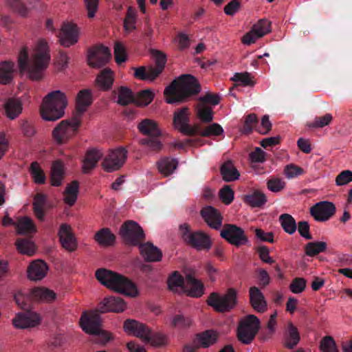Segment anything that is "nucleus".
Returning a JSON list of instances; mask_svg holds the SVG:
<instances>
[{
  "mask_svg": "<svg viewBox=\"0 0 352 352\" xmlns=\"http://www.w3.org/2000/svg\"><path fill=\"white\" fill-rule=\"evenodd\" d=\"M218 338L217 333L212 329L206 330L196 335L194 340L197 347L208 348L214 344Z\"/></svg>",
  "mask_w": 352,
  "mask_h": 352,
  "instance_id": "obj_28",
  "label": "nucleus"
},
{
  "mask_svg": "<svg viewBox=\"0 0 352 352\" xmlns=\"http://www.w3.org/2000/svg\"><path fill=\"white\" fill-rule=\"evenodd\" d=\"M140 132L147 137L161 136L162 132L155 121L150 119H144L138 125Z\"/></svg>",
  "mask_w": 352,
  "mask_h": 352,
  "instance_id": "obj_31",
  "label": "nucleus"
},
{
  "mask_svg": "<svg viewBox=\"0 0 352 352\" xmlns=\"http://www.w3.org/2000/svg\"><path fill=\"white\" fill-rule=\"evenodd\" d=\"M64 166L60 160L53 162L51 169L50 182L53 186H59L62 184L64 178Z\"/></svg>",
  "mask_w": 352,
  "mask_h": 352,
  "instance_id": "obj_34",
  "label": "nucleus"
},
{
  "mask_svg": "<svg viewBox=\"0 0 352 352\" xmlns=\"http://www.w3.org/2000/svg\"><path fill=\"white\" fill-rule=\"evenodd\" d=\"M102 157V153L96 149L89 150L85 155L82 164V171L85 173H89L97 164Z\"/></svg>",
  "mask_w": 352,
  "mask_h": 352,
  "instance_id": "obj_36",
  "label": "nucleus"
},
{
  "mask_svg": "<svg viewBox=\"0 0 352 352\" xmlns=\"http://www.w3.org/2000/svg\"><path fill=\"white\" fill-rule=\"evenodd\" d=\"M46 200V196L42 193H37L34 197L33 210L35 216L41 221L44 220Z\"/></svg>",
  "mask_w": 352,
  "mask_h": 352,
  "instance_id": "obj_41",
  "label": "nucleus"
},
{
  "mask_svg": "<svg viewBox=\"0 0 352 352\" xmlns=\"http://www.w3.org/2000/svg\"><path fill=\"white\" fill-rule=\"evenodd\" d=\"M300 340V333L293 323L289 322L284 334V346L289 349H294Z\"/></svg>",
  "mask_w": 352,
  "mask_h": 352,
  "instance_id": "obj_29",
  "label": "nucleus"
},
{
  "mask_svg": "<svg viewBox=\"0 0 352 352\" xmlns=\"http://www.w3.org/2000/svg\"><path fill=\"white\" fill-rule=\"evenodd\" d=\"M206 302L217 312H229L237 305V292L234 288H229L223 295L212 292Z\"/></svg>",
  "mask_w": 352,
  "mask_h": 352,
  "instance_id": "obj_7",
  "label": "nucleus"
},
{
  "mask_svg": "<svg viewBox=\"0 0 352 352\" xmlns=\"http://www.w3.org/2000/svg\"><path fill=\"white\" fill-rule=\"evenodd\" d=\"M95 240L102 246L112 245L116 240V236L108 228H104L98 230L94 236Z\"/></svg>",
  "mask_w": 352,
  "mask_h": 352,
  "instance_id": "obj_37",
  "label": "nucleus"
},
{
  "mask_svg": "<svg viewBox=\"0 0 352 352\" xmlns=\"http://www.w3.org/2000/svg\"><path fill=\"white\" fill-rule=\"evenodd\" d=\"M335 205L330 201H320L310 209L311 215L318 221L329 220L336 212Z\"/></svg>",
  "mask_w": 352,
  "mask_h": 352,
  "instance_id": "obj_17",
  "label": "nucleus"
},
{
  "mask_svg": "<svg viewBox=\"0 0 352 352\" xmlns=\"http://www.w3.org/2000/svg\"><path fill=\"white\" fill-rule=\"evenodd\" d=\"M327 249V244L324 241L309 242L305 245L306 255L314 257L320 253L324 252Z\"/></svg>",
  "mask_w": 352,
  "mask_h": 352,
  "instance_id": "obj_44",
  "label": "nucleus"
},
{
  "mask_svg": "<svg viewBox=\"0 0 352 352\" xmlns=\"http://www.w3.org/2000/svg\"><path fill=\"white\" fill-rule=\"evenodd\" d=\"M67 104L66 96L59 90L49 93L44 98L41 106V115L43 120L55 121L65 114Z\"/></svg>",
  "mask_w": 352,
  "mask_h": 352,
  "instance_id": "obj_4",
  "label": "nucleus"
},
{
  "mask_svg": "<svg viewBox=\"0 0 352 352\" xmlns=\"http://www.w3.org/2000/svg\"><path fill=\"white\" fill-rule=\"evenodd\" d=\"M101 322L100 314L96 311L85 312L80 319V327L85 332L97 336L98 342L106 344L113 340V336L100 328Z\"/></svg>",
  "mask_w": 352,
  "mask_h": 352,
  "instance_id": "obj_5",
  "label": "nucleus"
},
{
  "mask_svg": "<svg viewBox=\"0 0 352 352\" xmlns=\"http://www.w3.org/2000/svg\"><path fill=\"white\" fill-rule=\"evenodd\" d=\"M220 236L230 244L236 247L246 245L249 240L244 230L235 224L226 223L220 229Z\"/></svg>",
  "mask_w": 352,
  "mask_h": 352,
  "instance_id": "obj_11",
  "label": "nucleus"
},
{
  "mask_svg": "<svg viewBox=\"0 0 352 352\" xmlns=\"http://www.w3.org/2000/svg\"><path fill=\"white\" fill-rule=\"evenodd\" d=\"M161 136L146 137L140 140V143L145 146L149 151L158 152L163 146L160 140Z\"/></svg>",
  "mask_w": 352,
  "mask_h": 352,
  "instance_id": "obj_53",
  "label": "nucleus"
},
{
  "mask_svg": "<svg viewBox=\"0 0 352 352\" xmlns=\"http://www.w3.org/2000/svg\"><path fill=\"white\" fill-rule=\"evenodd\" d=\"M258 118L254 113L249 114L246 116L243 131L244 133L249 134L252 131V129L257 125Z\"/></svg>",
  "mask_w": 352,
  "mask_h": 352,
  "instance_id": "obj_63",
  "label": "nucleus"
},
{
  "mask_svg": "<svg viewBox=\"0 0 352 352\" xmlns=\"http://www.w3.org/2000/svg\"><path fill=\"white\" fill-rule=\"evenodd\" d=\"M197 113L198 118L206 123H209L213 120L212 109L204 104L198 103L197 105Z\"/></svg>",
  "mask_w": 352,
  "mask_h": 352,
  "instance_id": "obj_51",
  "label": "nucleus"
},
{
  "mask_svg": "<svg viewBox=\"0 0 352 352\" xmlns=\"http://www.w3.org/2000/svg\"><path fill=\"white\" fill-rule=\"evenodd\" d=\"M120 235L126 245L132 246H138L145 239L141 226L132 220H128L121 226Z\"/></svg>",
  "mask_w": 352,
  "mask_h": 352,
  "instance_id": "obj_10",
  "label": "nucleus"
},
{
  "mask_svg": "<svg viewBox=\"0 0 352 352\" xmlns=\"http://www.w3.org/2000/svg\"><path fill=\"white\" fill-rule=\"evenodd\" d=\"M81 124L79 117H73L71 120H62L53 130L52 135L56 142L65 144L77 133Z\"/></svg>",
  "mask_w": 352,
  "mask_h": 352,
  "instance_id": "obj_8",
  "label": "nucleus"
},
{
  "mask_svg": "<svg viewBox=\"0 0 352 352\" xmlns=\"http://www.w3.org/2000/svg\"><path fill=\"white\" fill-rule=\"evenodd\" d=\"M41 317L36 312L18 313L12 319L16 329H23L35 327L41 324Z\"/></svg>",
  "mask_w": 352,
  "mask_h": 352,
  "instance_id": "obj_16",
  "label": "nucleus"
},
{
  "mask_svg": "<svg viewBox=\"0 0 352 352\" xmlns=\"http://www.w3.org/2000/svg\"><path fill=\"white\" fill-rule=\"evenodd\" d=\"M126 308V305L124 300L120 297L111 296L105 298L98 305L97 309L95 310L96 313H106L108 311L113 312H122Z\"/></svg>",
  "mask_w": 352,
  "mask_h": 352,
  "instance_id": "obj_19",
  "label": "nucleus"
},
{
  "mask_svg": "<svg viewBox=\"0 0 352 352\" xmlns=\"http://www.w3.org/2000/svg\"><path fill=\"white\" fill-rule=\"evenodd\" d=\"M271 23L267 19H261L252 27L257 37H262L271 31Z\"/></svg>",
  "mask_w": 352,
  "mask_h": 352,
  "instance_id": "obj_57",
  "label": "nucleus"
},
{
  "mask_svg": "<svg viewBox=\"0 0 352 352\" xmlns=\"http://www.w3.org/2000/svg\"><path fill=\"white\" fill-rule=\"evenodd\" d=\"M219 195L223 204L229 205L234 199V192L230 186L226 185L220 189Z\"/></svg>",
  "mask_w": 352,
  "mask_h": 352,
  "instance_id": "obj_60",
  "label": "nucleus"
},
{
  "mask_svg": "<svg viewBox=\"0 0 352 352\" xmlns=\"http://www.w3.org/2000/svg\"><path fill=\"white\" fill-rule=\"evenodd\" d=\"M200 215L206 224L212 229L219 230L223 226V217L219 210L211 206L204 207Z\"/></svg>",
  "mask_w": 352,
  "mask_h": 352,
  "instance_id": "obj_18",
  "label": "nucleus"
},
{
  "mask_svg": "<svg viewBox=\"0 0 352 352\" xmlns=\"http://www.w3.org/2000/svg\"><path fill=\"white\" fill-rule=\"evenodd\" d=\"M260 327L258 318L254 315H248L240 320L237 328V338L242 343L248 344L255 338Z\"/></svg>",
  "mask_w": 352,
  "mask_h": 352,
  "instance_id": "obj_9",
  "label": "nucleus"
},
{
  "mask_svg": "<svg viewBox=\"0 0 352 352\" xmlns=\"http://www.w3.org/2000/svg\"><path fill=\"white\" fill-rule=\"evenodd\" d=\"M17 232L21 234L32 233L36 231V226L32 220L28 217H24L16 223Z\"/></svg>",
  "mask_w": 352,
  "mask_h": 352,
  "instance_id": "obj_48",
  "label": "nucleus"
},
{
  "mask_svg": "<svg viewBox=\"0 0 352 352\" xmlns=\"http://www.w3.org/2000/svg\"><path fill=\"white\" fill-rule=\"evenodd\" d=\"M114 56L115 60L117 64L120 65L124 63L126 60V50L124 46L120 43H116L114 46Z\"/></svg>",
  "mask_w": 352,
  "mask_h": 352,
  "instance_id": "obj_64",
  "label": "nucleus"
},
{
  "mask_svg": "<svg viewBox=\"0 0 352 352\" xmlns=\"http://www.w3.org/2000/svg\"><path fill=\"white\" fill-rule=\"evenodd\" d=\"M14 64L11 61L0 63V83L9 84L13 78Z\"/></svg>",
  "mask_w": 352,
  "mask_h": 352,
  "instance_id": "obj_38",
  "label": "nucleus"
},
{
  "mask_svg": "<svg viewBox=\"0 0 352 352\" xmlns=\"http://www.w3.org/2000/svg\"><path fill=\"white\" fill-rule=\"evenodd\" d=\"M4 109L7 117L14 120L22 112V102L19 98H8L4 104Z\"/></svg>",
  "mask_w": 352,
  "mask_h": 352,
  "instance_id": "obj_32",
  "label": "nucleus"
},
{
  "mask_svg": "<svg viewBox=\"0 0 352 352\" xmlns=\"http://www.w3.org/2000/svg\"><path fill=\"white\" fill-rule=\"evenodd\" d=\"M200 91V84L195 76L183 74L166 87L164 94L168 104L182 103L197 95Z\"/></svg>",
  "mask_w": 352,
  "mask_h": 352,
  "instance_id": "obj_2",
  "label": "nucleus"
},
{
  "mask_svg": "<svg viewBox=\"0 0 352 352\" xmlns=\"http://www.w3.org/2000/svg\"><path fill=\"white\" fill-rule=\"evenodd\" d=\"M134 76L140 80H154L157 77L153 76V66L148 67L147 69L146 67L142 66L138 68H135Z\"/></svg>",
  "mask_w": 352,
  "mask_h": 352,
  "instance_id": "obj_58",
  "label": "nucleus"
},
{
  "mask_svg": "<svg viewBox=\"0 0 352 352\" xmlns=\"http://www.w3.org/2000/svg\"><path fill=\"white\" fill-rule=\"evenodd\" d=\"M111 56L108 47L102 45H96L88 50L87 63L91 67L100 68L109 62Z\"/></svg>",
  "mask_w": 352,
  "mask_h": 352,
  "instance_id": "obj_12",
  "label": "nucleus"
},
{
  "mask_svg": "<svg viewBox=\"0 0 352 352\" xmlns=\"http://www.w3.org/2000/svg\"><path fill=\"white\" fill-rule=\"evenodd\" d=\"M250 303L252 308L259 313H263L267 309V304L261 291L256 286L249 289Z\"/></svg>",
  "mask_w": 352,
  "mask_h": 352,
  "instance_id": "obj_24",
  "label": "nucleus"
},
{
  "mask_svg": "<svg viewBox=\"0 0 352 352\" xmlns=\"http://www.w3.org/2000/svg\"><path fill=\"white\" fill-rule=\"evenodd\" d=\"M184 292L190 297H201L204 292V286L202 282L196 279L192 275L186 276V283Z\"/></svg>",
  "mask_w": 352,
  "mask_h": 352,
  "instance_id": "obj_25",
  "label": "nucleus"
},
{
  "mask_svg": "<svg viewBox=\"0 0 352 352\" xmlns=\"http://www.w3.org/2000/svg\"><path fill=\"white\" fill-rule=\"evenodd\" d=\"M79 192V183L74 180L68 184L64 192V201L69 206H73L76 201Z\"/></svg>",
  "mask_w": 352,
  "mask_h": 352,
  "instance_id": "obj_39",
  "label": "nucleus"
},
{
  "mask_svg": "<svg viewBox=\"0 0 352 352\" xmlns=\"http://www.w3.org/2000/svg\"><path fill=\"white\" fill-rule=\"evenodd\" d=\"M124 331L130 335H133L141 338L142 340H148V327L135 320L126 319L123 324Z\"/></svg>",
  "mask_w": 352,
  "mask_h": 352,
  "instance_id": "obj_20",
  "label": "nucleus"
},
{
  "mask_svg": "<svg viewBox=\"0 0 352 352\" xmlns=\"http://www.w3.org/2000/svg\"><path fill=\"white\" fill-rule=\"evenodd\" d=\"M153 97L154 94L151 90H142L135 96L136 100L134 102V104L139 107L146 106L152 102Z\"/></svg>",
  "mask_w": 352,
  "mask_h": 352,
  "instance_id": "obj_55",
  "label": "nucleus"
},
{
  "mask_svg": "<svg viewBox=\"0 0 352 352\" xmlns=\"http://www.w3.org/2000/svg\"><path fill=\"white\" fill-rule=\"evenodd\" d=\"M48 267L43 261L37 260L32 262L28 268V276L32 280H40L47 274Z\"/></svg>",
  "mask_w": 352,
  "mask_h": 352,
  "instance_id": "obj_26",
  "label": "nucleus"
},
{
  "mask_svg": "<svg viewBox=\"0 0 352 352\" xmlns=\"http://www.w3.org/2000/svg\"><path fill=\"white\" fill-rule=\"evenodd\" d=\"M178 166L176 159L164 157L157 162L158 170L164 176L171 175Z\"/></svg>",
  "mask_w": 352,
  "mask_h": 352,
  "instance_id": "obj_40",
  "label": "nucleus"
},
{
  "mask_svg": "<svg viewBox=\"0 0 352 352\" xmlns=\"http://www.w3.org/2000/svg\"><path fill=\"white\" fill-rule=\"evenodd\" d=\"M179 232L183 241L198 250H209L212 247V242L208 234L201 230L192 232L187 223L180 225Z\"/></svg>",
  "mask_w": 352,
  "mask_h": 352,
  "instance_id": "obj_6",
  "label": "nucleus"
},
{
  "mask_svg": "<svg viewBox=\"0 0 352 352\" xmlns=\"http://www.w3.org/2000/svg\"><path fill=\"white\" fill-rule=\"evenodd\" d=\"M93 98L91 91L89 89L80 91L76 97V113L74 117H79L80 119L87 109L92 104Z\"/></svg>",
  "mask_w": 352,
  "mask_h": 352,
  "instance_id": "obj_23",
  "label": "nucleus"
},
{
  "mask_svg": "<svg viewBox=\"0 0 352 352\" xmlns=\"http://www.w3.org/2000/svg\"><path fill=\"white\" fill-rule=\"evenodd\" d=\"M220 173L223 179L226 182L236 181L240 176L239 172L230 160L221 166Z\"/></svg>",
  "mask_w": 352,
  "mask_h": 352,
  "instance_id": "obj_35",
  "label": "nucleus"
},
{
  "mask_svg": "<svg viewBox=\"0 0 352 352\" xmlns=\"http://www.w3.org/2000/svg\"><path fill=\"white\" fill-rule=\"evenodd\" d=\"M60 242L65 250L73 252L76 249L77 245L71 228L67 224H61L58 233Z\"/></svg>",
  "mask_w": 352,
  "mask_h": 352,
  "instance_id": "obj_22",
  "label": "nucleus"
},
{
  "mask_svg": "<svg viewBox=\"0 0 352 352\" xmlns=\"http://www.w3.org/2000/svg\"><path fill=\"white\" fill-rule=\"evenodd\" d=\"M168 287L173 292L184 291L185 284L182 276L178 272H174L167 280Z\"/></svg>",
  "mask_w": 352,
  "mask_h": 352,
  "instance_id": "obj_47",
  "label": "nucleus"
},
{
  "mask_svg": "<svg viewBox=\"0 0 352 352\" xmlns=\"http://www.w3.org/2000/svg\"><path fill=\"white\" fill-rule=\"evenodd\" d=\"M96 81L101 90H110L114 82V73L110 68H104L98 74Z\"/></svg>",
  "mask_w": 352,
  "mask_h": 352,
  "instance_id": "obj_30",
  "label": "nucleus"
},
{
  "mask_svg": "<svg viewBox=\"0 0 352 352\" xmlns=\"http://www.w3.org/2000/svg\"><path fill=\"white\" fill-rule=\"evenodd\" d=\"M243 200L252 208H261L267 201L265 195L260 190H254L244 195Z\"/></svg>",
  "mask_w": 352,
  "mask_h": 352,
  "instance_id": "obj_33",
  "label": "nucleus"
},
{
  "mask_svg": "<svg viewBox=\"0 0 352 352\" xmlns=\"http://www.w3.org/2000/svg\"><path fill=\"white\" fill-rule=\"evenodd\" d=\"M127 151L124 148H119L110 152L102 162V168L107 172L120 169L126 159Z\"/></svg>",
  "mask_w": 352,
  "mask_h": 352,
  "instance_id": "obj_13",
  "label": "nucleus"
},
{
  "mask_svg": "<svg viewBox=\"0 0 352 352\" xmlns=\"http://www.w3.org/2000/svg\"><path fill=\"white\" fill-rule=\"evenodd\" d=\"M148 340H144V342H149L155 346H161L166 344V336L162 332L153 333L150 329L148 332Z\"/></svg>",
  "mask_w": 352,
  "mask_h": 352,
  "instance_id": "obj_56",
  "label": "nucleus"
},
{
  "mask_svg": "<svg viewBox=\"0 0 352 352\" xmlns=\"http://www.w3.org/2000/svg\"><path fill=\"white\" fill-rule=\"evenodd\" d=\"M320 349L322 352H338L335 340L331 336H324L320 341Z\"/></svg>",
  "mask_w": 352,
  "mask_h": 352,
  "instance_id": "obj_59",
  "label": "nucleus"
},
{
  "mask_svg": "<svg viewBox=\"0 0 352 352\" xmlns=\"http://www.w3.org/2000/svg\"><path fill=\"white\" fill-rule=\"evenodd\" d=\"M232 80L234 82H239L243 86H253L254 82L252 80L249 73H235Z\"/></svg>",
  "mask_w": 352,
  "mask_h": 352,
  "instance_id": "obj_62",
  "label": "nucleus"
},
{
  "mask_svg": "<svg viewBox=\"0 0 352 352\" xmlns=\"http://www.w3.org/2000/svg\"><path fill=\"white\" fill-rule=\"evenodd\" d=\"M111 99L120 106L134 104L136 100L135 96L132 90L124 86L119 87L117 90H113L111 91Z\"/></svg>",
  "mask_w": 352,
  "mask_h": 352,
  "instance_id": "obj_21",
  "label": "nucleus"
},
{
  "mask_svg": "<svg viewBox=\"0 0 352 352\" xmlns=\"http://www.w3.org/2000/svg\"><path fill=\"white\" fill-rule=\"evenodd\" d=\"M192 324V320L189 317L183 314H176L171 321V326L178 329H188Z\"/></svg>",
  "mask_w": 352,
  "mask_h": 352,
  "instance_id": "obj_54",
  "label": "nucleus"
},
{
  "mask_svg": "<svg viewBox=\"0 0 352 352\" xmlns=\"http://www.w3.org/2000/svg\"><path fill=\"white\" fill-rule=\"evenodd\" d=\"M79 32L75 23H63L58 34L60 45L69 47L76 44L78 41Z\"/></svg>",
  "mask_w": 352,
  "mask_h": 352,
  "instance_id": "obj_15",
  "label": "nucleus"
},
{
  "mask_svg": "<svg viewBox=\"0 0 352 352\" xmlns=\"http://www.w3.org/2000/svg\"><path fill=\"white\" fill-rule=\"evenodd\" d=\"M285 186V182L280 178L272 177L267 182V188L273 192L281 191Z\"/></svg>",
  "mask_w": 352,
  "mask_h": 352,
  "instance_id": "obj_61",
  "label": "nucleus"
},
{
  "mask_svg": "<svg viewBox=\"0 0 352 352\" xmlns=\"http://www.w3.org/2000/svg\"><path fill=\"white\" fill-rule=\"evenodd\" d=\"M50 60L48 46L43 40L38 43L30 63L26 47L21 50L18 56L20 70L21 72L27 70L29 78L33 80H39L42 78L43 72L47 67Z\"/></svg>",
  "mask_w": 352,
  "mask_h": 352,
  "instance_id": "obj_1",
  "label": "nucleus"
},
{
  "mask_svg": "<svg viewBox=\"0 0 352 352\" xmlns=\"http://www.w3.org/2000/svg\"><path fill=\"white\" fill-rule=\"evenodd\" d=\"M196 128L197 129V134L201 137L209 138L211 136H219L223 133V129L218 123H212L201 129L198 127Z\"/></svg>",
  "mask_w": 352,
  "mask_h": 352,
  "instance_id": "obj_46",
  "label": "nucleus"
},
{
  "mask_svg": "<svg viewBox=\"0 0 352 352\" xmlns=\"http://www.w3.org/2000/svg\"><path fill=\"white\" fill-rule=\"evenodd\" d=\"M15 245L17 250L21 254L32 256L35 252L34 243L30 239H18Z\"/></svg>",
  "mask_w": 352,
  "mask_h": 352,
  "instance_id": "obj_49",
  "label": "nucleus"
},
{
  "mask_svg": "<svg viewBox=\"0 0 352 352\" xmlns=\"http://www.w3.org/2000/svg\"><path fill=\"white\" fill-rule=\"evenodd\" d=\"M95 276L96 279L107 288L131 297L138 294L136 285L117 272L100 268L96 270Z\"/></svg>",
  "mask_w": 352,
  "mask_h": 352,
  "instance_id": "obj_3",
  "label": "nucleus"
},
{
  "mask_svg": "<svg viewBox=\"0 0 352 352\" xmlns=\"http://www.w3.org/2000/svg\"><path fill=\"white\" fill-rule=\"evenodd\" d=\"M141 255L148 262H156L161 260L162 257V251L154 246L151 243H146L138 245Z\"/></svg>",
  "mask_w": 352,
  "mask_h": 352,
  "instance_id": "obj_27",
  "label": "nucleus"
},
{
  "mask_svg": "<svg viewBox=\"0 0 352 352\" xmlns=\"http://www.w3.org/2000/svg\"><path fill=\"white\" fill-rule=\"evenodd\" d=\"M32 298L36 300L50 302L55 299L56 294L47 288L35 287L32 289Z\"/></svg>",
  "mask_w": 352,
  "mask_h": 352,
  "instance_id": "obj_42",
  "label": "nucleus"
},
{
  "mask_svg": "<svg viewBox=\"0 0 352 352\" xmlns=\"http://www.w3.org/2000/svg\"><path fill=\"white\" fill-rule=\"evenodd\" d=\"M30 173L34 183L37 184H43L45 183V175L37 162L31 163Z\"/></svg>",
  "mask_w": 352,
  "mask_h": 352,
  "instance_id": "obj_50",
  "label": "nucleus"
},
{
  "mask_svg": "<svg viewBox=\"0 0 352 352\" xmlns=\"http://www.w3.org/2000/svg\"><path fill=\"white\" fill-rule=\"evenodd\" d=\"M279 222L283 230L289 234H293L296 232L297 225L294 218L289 214H282L279 217Z\"/></svg>",
  "mask_w": 352,
  "mask_h": 352,
  "instance_id": "obj_45",
  "label": "nucleus"
},
{
  "mask_svg": "<svg viewBox=\"0 0 352 352\" xmlns=\"http://www.w3.org/2000/svg\"><path fill=\"white\" fill-rule=\"evenodd\" d=\"M151 54L155 58V66L153 67V76L157 77L164 70L166 63V57L164 54L157 50H152Z\"/></svg>",
  "mask_w": 352,
  "mask_h": 352,
  "instance_id": "obj_43",
  "label": "nucleus"
},
{
  "mask_svg": "<svg viewBox=\"0 0 352 352\" xmlns=\"http://www.w3.org/2000/svg\"><path fill=\"white\" fill-rule=\"evenodd\" d=\"M137 10L135 8L129 6L127 9L126 16L124 19V28L126 31H131L135 29L137 22Z\"/></svg>",
  "mask_w": 352,
  "mask_h": 352,
  "instance_id": "obj_52",
  "label": "nucleus"
},
{
  "mask_svg": "<svg viewBox=\"0 0 352 352\" xmlns=\"http://www.w3.org/2000/svg\"><path fill=\"white\" fill-rule=\"evenodd\" d=\"M188 108L183 107L174 113L173 123L179 131L187 135H197V129L189 124Z\"/></svg>",
  "mask_w": 352,
  "mask_h": 352,
  "instance_id": "obj_14",
  "label": "nucleus"
}]
</instances>
